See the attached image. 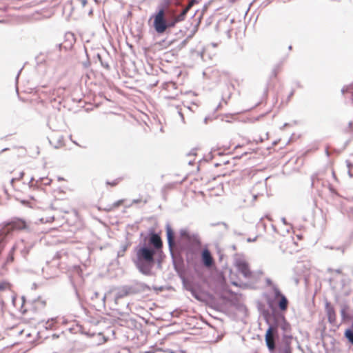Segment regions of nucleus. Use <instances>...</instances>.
I'll list each match as a JSON object with an SVG mask.
<instances>
[{
    "mask_svg": "<svg viewBox=\"0 0 353 353\" xmlns=\"http://www.w3.org/2000/svg\"><path fill=\"white\" fill-rule=\"evenodd\" d=\"M274 299L277 300L279 307L281 311H286L288 307V301L280 290L277 288H274Z\"/></svg>",
    "mask_w": 353,
    "mask_h": 353,
    "instance_id": "nucleus-6",
    "label": "nucleus"
},
{
    "mask_svg": "<svg viewBox=\"0 0 353 353\" xmlns=\"http://www.w3.org/2000/svg\"><path fill=\"white\" fill-rule=\"evenodd\" d=\"M154 250L146 246L135 249V257L133 262L136 267L145 274H150L154 265Z\"/></svg>",
    "mask_w": 353,
    "mask_h": 353,
    "instance_id": "nucleus-1",
    "label": "nucleus"
},
{
    "mask_svg": "<svg viewBox=\"0 0 353 353\" xmlns=\"http://www.w3.org/2000/svg\"><path fill=\"white\" fill-rule=\"evenodd\" d=\"M40 221L42 223H51L54 221V216L41 217Z\"/></svg>",
    "mask_w": 353,
    "mask_h": 353,
    "instance_id": "nucleus-22",
    "label": "nucleus"
},
{
    "mask_svg": "<svg viewBox=\"0 0 353 353\" xmlns=\"http://www.w3.org/2000/svg\"><path fill=\"white\" fill-rule=\"evenodd\" d=\"M178 243H188L191 245H199L201 243L199 236L197 234L191 233L187 229H181L178 236Z\"/></svg>",
    "mask_w": 353,
    "mask_h": 353,
    "instance_id": "nucleus-4",
    "label": "nucleus"
},
{
    "mask_svg": "<svg viewBox=\"0 0 353 353\" xmlns=\"http://www.w3.org/2000/svg\"><path fill=\"white\" fill-rule=\"evenodd\" d=\"M341 314H342V315H343L344 314V312L341 311Z\"/></svg>",
    "mask_w": 353,
    "mask_h": 353,
    "instance_id": "nucleus-33",
    "label": "nucleus"
},
{
    "mask_svg": "<svg viewBox=\"0 0 353 353\" xmlns=\"http://www.w3.org/2000/svg\"><path fill=\"white\" fill-rule=\"evenodd\" d=\"M281 72V68L279 67L274 68L270 74V79H274L277 78L278 74Z\"/></svg>",
    "mask_w": 353,
    "mask_h": 353,
    "instance_id": "nucleus-19",
    "label": "nucleus"
},
{
    "mask_svg": "<svg viewBox=\"0 0 353 353\" xmlns=\"http://www.w3.org/2000/svg\"><path fill=\"white\" fill-rule=\"evenodd\" d=\"M162 246V241L160 236L156 234V249L161 248Z\"/></svg>",
    "mask_w": 353,
    "mask_h": 353,
    "instance_id": "nucleus-21",
    "label": "nucleus"
},
{
    "mask_svg": "<svg viewBox=\"0 0 353 353\" xmlns=\"http://www.w3.org/2000/svg\"><path fill=\"white\" fill-rule=\"evenodd\" d=\"M14 248H12L10 255V261L12 262L14 261V256H13V252H14Z\"/></svg>",
    "mask_w": 353,
    "mask_h": 353,
    "instance_id": "nucleus-31",
    "label": "nucleus"
},
{
    "mask_svg": "<svg viewBox=\"0 0 353 353\" xmlns=\"http://www.w3.org/2000/svg\"><path fill=\"white\" fill-rule=\"evenodd\" d=\"M12 285L10 282L3 281L0 282V294L7 290H10Z\"/></svg>",
    "mask_w": 353,
    "mask_h": 353,
    "instance_id": "nucleus-17",
    "label": "nucleus"
},
{
    "mask_svg": "<svg viewBox=\"0 0 353 353\" xmlns=\"http://www.w3.org/2000/svg\"><path fill=\"white\" fill-rule=\"evenodd\" d=\"M239 139H241V140L236 141V145L234 146L235 149H236L238 148L246 147L248 145H251V146H256L257 145V143L254 141H251V140H250L245 137H239Z\"/></svg>",
    "mask_w": 353,
    "mask_h": 353,
    "instance_id": "nucleus-12",
    "label": "nucleus"
},
{
    "mask_svg": "<svg viewBox=\"0 0 353 353\" xmlns=\"http://www.w3.org/2000/svg\"><path fill=\"white\" fill-rule=\"evenodd\" d=\"M159 125H160V131L164 133L165 132V126L163 125L161 122H159Z\"/></svg>",
    "mask_w": 353,
    "mask_h": 353,
    "instance_id": "nucleus-28",
    "label": "nucleus"
},
{
    "mask_svg": "<svg viewBox=\"0 0 353 353\" xmlns=\"http://www.w3.org/2000/svg\"><path fill=\"white\" fill-rule=\"evenodd\" d=\"M345 337L353 345V323L351 329H347L344 332Z\"/></svg>",
    "mask_w": 353,
    "mask_h": 353,
    "instance_id": "nucleus-18",
    "label": "nucleus"
},
{
    "mask_svg": "<svg viewBox=\"0 0 353 353\" xmlns=\"http://www.w3.org/2000/svg\"><path fill=\"white\" fill-rule=\"evenodd\" d=\"M276 332V328L270 326L267 330L265 335V343L270 352H273L275 350L274 334Z\"/></svg>",
    "mask_w": 353,
    "mask_h": 353,
    "instance_id": "nucleus-5",
    "label": "nucleus"
},
{
    "mask_svg": "<svg viewBox=\"0 0 353 353\" xmlns=\"http://www.w3.org/2000/svg\"><path fill=\"white\" fill-rule=\"evenodd\" d=\"M236 267L245 277H250L252 272L250 270L248 263L244 261H238L236 263Z\"/></svg>",
    "mask_w": 353,
    "mask_h": 353,
    "instance_id": "nucleus-10",
    "label": "nucleus"
},
{
    "mask_svg": "<svg viewBox=\"0 0 353 353\" xmlns=\"http://www.w3.org/2000/svg\"><path fill=\"white\" fill-rule=\"evenodd\" d=\"M198 3V1L197 0H191L189 1L188 4L187 5V6L185 7L186 9H188V10H190V9L195 4V3Z\"/></svg>",
    "mask_w": 353,
    "mask_h": 353,
    "instance_id": "nucleus-23",
    "label": "nucleus"
},
{
    "mask_svg": "<svg viewBox=\"0 0 353 353\" xmlns=\"http://www.w3.org/2000/svg\"><path fill=\"white\" fill-rule=\"evenodd\" d=\"M119 179H114L111 182L107 181V184L110 185L111 186H116L117 185L119 184Z\"/></svg>",
    "mask_w": 353,
    "mask_h": 353,
    "instance_id": "nucleus-25",
    "label": "nucleus"
},
{
    "mask_svg": "<svg viewBox=\"0 0 353 353\" xmlns=\"http://www.w3.org/2000/svg\"><path fill=\"white\" fill-rule=\"evenodd\" d=\"M149 242L151 245H154V232H153L150 233Z\"/></svg>",
    "mask_w": 353,
    "mask_h": 353,
    "instance_id": "nucleus-24",
    "label": "nucleus"
},
{
    "mask_svg": "<svg viewBox=\"0 0 353 353\" xmlns=\"http://www.w3.org/2000/svg\"><path fill=\"white\" fill-rule=\"evenodd\" d=\"M286 244L287 247L284 249V252H288L290 254L298 252L303 248V245H299L298 242L294 240V239L288 241Z\"/></svg>",
    "mask_w": 353,
    "mask_h": 353,
    "instance_id": "nucleus-9",
    "label": "nucleus"
},
{
    "mask_svg": "<svg viewBox=\"0 0 353 353\" xmlns=\"http://www.w3.org/2000/svg\"><path fill=\"white\" fill-rule=\"evenodd\" d=\"M258 148H250L248 151L245 152V154H251L252 152H256Z\"/></svg>",
    "mask_w": 353,
    "mask_h": 353,
    "instance_id": "nucleus-27",
    "label": "nucleus"
},
{
    "mask_svg": "<svg viewBox=\"0 0 353 353\" xmlns=\"http://www.w3.org/2000/svg\"><path fill=\"white\" fill-rule=\"evenodd\" d=\"M42 181H43V183L44 184L48 185V184H50V183L51 180H50V179H48V178H46V179H42Z\"/></svg>",
    "mask_w": 353,
    "mask_h": 353,
    "instance_id": "nucleus-29",
    "label": "nucleus"
},
{
    "mask_svg": "<svg viewBox=\"0 0 353 353\" xmlns=\"http://www.w3.org/2000/svg\"><path fill=\"white\" fill-rule=\"evenodd\" d=\"M188 11L185 8L180 14L175 17L173 14H165L163 10H160L156 14V32L161 34L168 28L174 27L177 22L185 19Z\"/></svg>",
    "mask_w": 353,
    "mask_h": 353,
    "instance_id": "nucleus-2",
    "label": "nucleus"
},
{
    "mask_svg": "<svg viewBox=\"0 0 353 353\" xmlns=\"http://www.w3.org/2000/svg\"><path fill=\"white\" fill-rule=\"evenodd\" d=\"M163 90L168 91V92H173V93L165 94L163 93V95L168 99H175L178 96L177 89L176 84L173 82H168L163 84Z\"/></svg>",
    "mask_w": 353,
    "mask_h": 353,
    "instance_id": "nucleus-8",
    "label": "nucleus"
},
{
    "mask_svg": "<svg viewBox=\"0 0 353 353\" xmlns=\"http://www.w3.org/2000/svg\"><path fill=\"white\" fill-rule=\"evenodd\" d=\"M28 223L23 219L14 218L6 223L0 229V236L3 237L11 235L14 232L28 230Z\"/></svg>",
    "mask_w": 353,
    "mask_h": 353,
    "instance_id": "nucleus-3",
    "label": "nucleus"
},
{
    "mask_svg": "<svg viewBox=\"0 0 353 353\" xmlns=\"http://www.w3.org/2000/svg\"><path fill=\"white\" fill-rule=\"evenodd\" d=\"M325 311L327 315L328 321L334 323L336 319V314L334 307L328 302L325 303Z\"/></svg>",
    "mask_w": 353,
    "mask_h": 353,
    "instance_id": "nucleus-13",
    "label": "nucleus"
},
{
    "mask_svg": "<svg viewBox=\"0 0 353 353\" xmlns=\"http://www.w3.org/2000/svg\"><path fill=\"white\" fill-rule=\"evenodd\" d=\"M98 344L101 345L107 342L108 338L105 337L103 334L99 333L97 334Z\"/></svg>",
    "mask_w": 353,
    "mask_h": 353,
    "instance_id": "nucleus-20",
    "label": "nucleus"
},
{
    "mask_svg": "<svg viewBox=\"0 0 353 353\" xmlns=\"http://www.w3.org/2000/svg\"><path fill=\"white\" fill-rule=\"evenodd\" d=\"M201 261L207 268H211L214 265V259L208 249H203L201 252Z\"/></svg>",
    "mask_w": 353,
    "mask_h": 353,
    "instance_id": "nucleus-7",
    "label": "nucleus"
},
{
    "mask_svg": "<svg viewBox=\"0 0 353 353\" xmlns=\"http://www.w3.org/2000/svg\"><path fill=\"white\" fill-rule=\"evenodd\" d=\"M226 164H216L215 166V169L217 170H213V174L212 175V178L215 179L216 177H219L221 176H225L230 174V172L226 170L225 169Z\"/></svg>",
    "mask_w": 353,
    "mask_h": 353,
    "instance_id": "nucleus-11",
    "label": "nucleus"
},
{
    "mask_svg": "<svg viewBox=\"0 0 353 353\" xmlns=\"http://www.w3.org/2000/svg\"><path fill=\"white\" fill-rule=\"evenodd\" d=\"M65 94V88L58 87L52 90V97H57L58 98L62 97Z\"/></svg>",
    "mask_w": 353,
    "mask_h": 353,
    "instance_id": "nucleus-16",
    "label": "nucleus"
},
{
    "mask_svg": "<svg viewBox=\"0 0 353 353\" xmlns=\"http://www.w3.org/2000/svg\"><path fill=\"white\" fill-rule=\"evenodd\" d=\"M279 353H292V347L290 342H285L279 347Z\"/></svg>",
    "mask_w": 353,
    "mask_h": 353,
    "instance_id": "nucleus-15",
    "label": "nucleus"
},
{
    "mask_svg": "<svg viewBox=\"0 0 353 353\" xmlns=\"http://www.w3.org/2000/svg\"><path fill=\"white\" fill-rule=\"evenodd\" d=\"M166 235L169 248L170 250H172L175 245L174 233L172 228L169 225L166 227Z\"/></svg>",
    "mask_w": 353,
    "mask_h": 353,
    "instance_id": "nucleus-14",
    "label": "nucleus"
},
{
    "mask_svg": "<svg viewBox=\"0 0 353 353\" xmlns=\"http://www.w3.org/2000/svg\"><path fill=\"white\" fill-rule=\"evenodd\" d=\"M296 237L299 241H301L303 239V236L301 234H296Z\"/></svg>",
    "mask_w": 353,
    "mask_h": 353,
    "instance_id": "nucleus-32",
    "label": "nucleus"
},
{
    "mask_svg": "<svg viewBox=\"0 0 353 353\" xmlns=\"http://www.w3.org/2000/svg\"><path fill=\"white\" fill-rule=\"evenodd\" d=\"M122 203H123V201H118L117 202H116V203H114L113 204V208H117V207H119L120 205H121V204H122Z\"/></svg>",
    "mask_w": 353,
    "mask_h": 353,
    "instance_id": "nucleus-30",
    "label": "nucleus"
},
{
    "mask_svg": "<svg viewBox=\"0 0 353 353\" xmlns=\"http://www.w3.org/2000/svg\"><path fill=\"white\" fill-rule=\"evenodd\" d=\"M341 0H327V5L329 6H332L334 3L336 2H340Z\"/></svg>",
    "mask_w": 353,
    "mask_h": 353,
    "instance_id": "nucleus-26",
    "label": "nucleus"
}]
</instances>
